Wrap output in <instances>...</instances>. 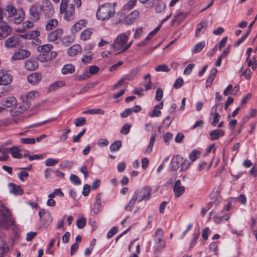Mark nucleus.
I'll use <instances>...</instances> for the list:
<instances>
[{"mask_svg": "<svg viewBox=\"0 0 257 257\" xmlns=\"http://www.w3.org/2000/svg\"><path fill=\"white\" fill-rule=\"evenodd\" d=\"M5 10L6 19L10 23L20 24L25 19V13L22 8L16 9L12 4H10L6 6Z\"/></svg>", "mask_w": 257, "mask_h": 257, "instance_id": "obj_1", "label": "nucleus"}, {"mask_svg": "<svg viewBox=\"0 0 257 257\" xmlns=\"http://www.w3.org/2000/svg\"><path fill=\"white\" fill-rule=\"evenodd\" d=\"M10 226H12L14 231L17 232L18 228L14 224V220L12 217L11 213L4 204L0 203V229H7Z\"/></svg>", "mask_w": 257, "mask_h": 257, "instance_id": "obj_2", "label": "nucleus"}, {"mask_svg": "<svg viewBox=\"0 0 257 257\" xmlns=\"http://www.w3.org/2000/svg\"><path fill=\"white\" fill-rule=\"evenodd\" d=\"M115 14V9L110 4L101 5L96 12V18L102 21L108 20Z\"/></svg>", "mask_w": 257, "mask_h": 257, "instance_id": "obj_3", "label": "nucleus"}, {"mask_svg": "<svg viewBox=\"0 0 257 257\" xmlns=\"http://www.w3.org/2000/svg\"><path fill=\"white\" fill-rule=\"evenodd\" d=\"M70 0H61L60 12L64 14V18L67 21L73 20L75 17V8L74 5L69 4Z\"/></svg>", "mask_w": 257, "mask_h": 257, "instance_id": "obj_4", "label": "nucleus"}, {"mask_svg": "<svg viewBox=\"0 0 257 257\" xmlns=\"http://www.w3.org/2000/svg\"><path fill=\"white\" fill-rule=\"evenodd\" d=\"M126 41H128V37L124 33H122L115 38L112 44L113 50L117 53L125 51Z\"/></svg>", "mask_w": 257, "mask_h": 257, "instance_id": "obj_5", "label": "nucleus"}, {"mask_svg": "<svg viewBox=\"0 0 257 257\" xmlns=\"http://www.w3.org/2000/svg\"><path fill=\"white\" fill-rule=\"evenodd\" d=\"M151 192L152 188L150 187L146 186L141 189H137L133 196L139 202L143 200L147 201L150 198Z\"/></svg>", "mask_w": 257, "mask_h": 257, "instance_id": "obj_6", "label": "nucleus"}, {"mask_svg": "<svg viewBox=\"0 0 257 257\" xmlns=\"http://www.w3.org/2000/svg\"><path fill=\"white\" fill-rule=\"evenodd\" d=\"M52 48L53 46L51 44H46L39 46L37 48V51L39 54L37 56V59L41 62H46L47 57Z\"/></svg>", "mask_w": 257, "mask_h": 257, "instance_id": "obj_7", "label": "nucleus"}, {"mask_svg": "<svg viewBox=\"0 0 257 257\" xmlns=\"http://www.w3.org/2000/svg\"><path fill=\"white\" fill-rule=\"evenodd\" d=\"M31 52L25 49H19L15 52L12 56L13 61L22 60L29 57L31 55Z\"/></svg>", "mask_w": 257, "mask_h": 257, "instance_id": "obj_8", "label": "nucleus"}, {"mask_svg": "<svg viewBox=\"0 0 257 257\" xmlns=\"http://www.w3.org/2000/svg\"><path fill=\"white\" fill-rule=\"evenodd\" d=\"M12 29L5 21L0 22V40H3L11 34Z\"/></svg>", "mask_w": 257, "mask_h": 257, "instance_id": "obj_9", "label": "nucleus"}, {"mask_svg": "<svg viewBox=\"0 0 257 257\" xmlns=\"http://www.w3.org/2000/svg\"><path fill=\"white\" fill-rule=\"evenodd\" d=\"M13 81L12 75L7 71L0 70V85H8Z\"/></svg>", "mask_w": 257, "mask_h": 257, "instance_id": "obj_10", "label": "nucleus"}, {"mask_svg": "<svg viewBox=\"0 0 257 257\" xmlns=\"http://www.w3.org/2000/svg\"><path fill=\"white\" fill-rule=\"evenodd\" d=\"M63 34V30L61 28L57 29L56 30L51 32L47 36V40L49 42H53L59 40Z\"/></svg>", "mask_w": 257, "mask_h": 257, "instance_id": "obj_11", "label": "nucleus"}, {"mask_svg": "<svg viewBox=\"0 0 257 257\" xmlns=\"http://www.w3.org/2000/svg\"><path fill=\"white\" fill-rule=\"evenodd\" d=\"M173 191L175 196L177 198L181 196L185 192V187L181 185L180 180L176 181L173 187Z\"/></svg>", "mask_w": 257, "mask_h": 257, "instance_id": "obj_12", "label": "nucleus"}, {"mask_svg": "<svg viewBox=\"0 0 257 257\" xmlns=\"http://www.w3.org/2000/svg\"><path fill=\"white\" fill-rule=\"evenodd\" d=\"M19 43V37L13 36L8 38L5 42V45L8 48H15Z\"/></svg>", "mask_w": 257, "mask_h": 257, "instance_id": "obj_13", "label": "nucleus"}, {"mask_svg": "<svg viewBox=\"0 0 257 257\" xmlns=\"http://www.w3.org/2000/svg\"><path fill=\"white\" fill-rule=\"evenodd\" d=\"M42 78V75L40 73L35 72L29 75L27 77L29 83L32 85H36L38 84Z\"/></svg>", "mask_w": 257, "mask_h": 257, "instance_id": "obj_14", "label": "nucleus"}, {"mask_svg": "<svg viewBox=\"0 0 257 257\" xmlns=\"http://www.w3.org/2000/svg\"><path fill=\"white\" fill-rule=\"evenodd\" d=\"M17 100L16 98L13 96L3 98L1 100V104L6 107H10L13 105H16Z\"/></svg>", "mask_w": 257, "mask_h": 257, "instance_id": "obj_15", "label": "nucleus"}, {"mask_svg": "<svg viewBox=\"0 0 257 257\" xmlns=\"http://www.w3.org/2000/svg\"><path fill=\"white\" fill-rule=\"evenodd\" d=\"M220 188L218 187L216 190H214L210 194V198L212 200V203L215 205H218L221 200L219 194Z\"/></svg>", "mask_w": 257, "mask_h": 257, "instance_id": "obj_16", "label": "nucleus"}, {"mask_svg": "<svg viewBox=\"0 0 257 257\" xmlns=\"http://www.w3.org/2000/svg\"><path fill=\"white\" fill-rule=\"evenodd\" d=\"M139 16V13L137 10H134L128 14L125 18L124 21L127 25H131L135 21Z\"/></svg>", "mask_w": 257, "mask_h": 257, "instance_id": "obj_17", "label": "nucleus"}, {"mask_svg": "<svg viewBox=\"0 0 257 257\" xmlns=\"http://www.w3.org/2000/svg\"><path fill=\"white\" fill-rule=\"evenodd\" d=\"M207 27V23L205 21H202L199 23L196 27L195 35L198 37L201 34H203Z\"/></svg>", "mask_w": 257, "mask_h": 257, "instance_id": "obj_18", "label": "nucleus"}, {"mask_svg": "<svg viewBox=\"0 0 257 257\" xmlns=\"http://www.w3.org/2000/svg\"><path fill=\"white\" fill-rule=\"evenodd\" d=\"M101 193H99L96 195L95 202L92 208V211L94 214H97L100 210L101 207Z\"/></svg>", "mask_w": 257, "mask_h": 257, "instance_id": "obj_19", "label": "nucleus"}, {"mask_svg": "<svg viewBox=\"0 0 257 257\" xmlns=\"http://www.w3.org/2000/svg\"><path fill=\"white\" fill-rule=\"evenodd\" d=\"M20 151L21 150L16 146L7 148V153H11L13 157L16 159H20L23 157V154L20 153Z\"/></svg>", "mask_w": 257, "mask_h": 257, "instance_id": "obj_20", "label": "nucleus"}, {"mask_svg": "<svg viewBox=\"0 0 257 257\" xmlns=\"http://www.w3.org/2000/svg\"><path fill=\"white\" fill-rule=\"evenodd\" d=\"M183 162V158L180 155H176L174 157L171 161L172 168L173 170H176L178 169L179 165Z\"/></svg>", "mask_w": 257, "mask_h": 257, "instance_id": "obj_21", "label": "nucleus"}, {"mask_svg": "<svg viewBox=\"0 0 257 257\" xmlns=\"http://www.w3.org/2000/svg\"><path fill=\"white\" fill-rule=\"evenodd\" d=\"M82 48L79 45H74L67 50V53L70 56H74L80 53Z\"/></svg>", "mask_w": 257, "mask_h": 257, "instance_id": "obj_22", "label": "nucleus"}, {"mask_svg": "<svg viewBox=\"0 0 257 257\" xmlns=\"http://www.w3.org/2000/svg\"><path fill=\"white\" fill-rule=\"evenodd\" d=\"M209 135L211 140L214 141L219 139V137L224 135V132L221 130H214L210 132Z\"/></svg>", "mask_w": 257, "mask_h": 257, "instance_id": "obj_23", "label": "nucleus"}, {"mask_svg": "<svg viewBox=\"0 0 257 257\" xmlns=\"http://www.w3.org/2000/svg\"><path fill=\"white\" fill-rule=\"evenodd\" d=\"M217 73V70L216 68H213L211 70L210 74L208 76V77L207 79V80H206V86L207 87H210L211 85V84L216 75Z\"/></svg>", "mask_w": 257, "mask_h": 257, "instance_id": "obj_24", "label": "nucleus"}, {"mask_svg": "<svg viewBox=\"0 0 257 257\" xmlns=\"http://www.w3.org/2000/svg\"><path fill=\"white\" fill-rule=\"evenodd\" d=\"M25 68L29 71H33L38 67V63L33 60H27L25 64Z\"/></svg>", "mask_w": 257, "mask_h": 257, "instance_id": "obj_25", "label": "nucleus"}, {"mask_svg": "<svg viewBox=\"0 0 257 257\" xmlns=\"http://www.w3.org/2000/svg\"><path fill=\"white\" fill-rule=\"evenodd\" d=\"M58 24V20L56 19H53L47 21L45 25V28L47 31H50L54 29Z\"/></svg>", "mask_w": 257, "mask_h": 257, "instance_id": "obj_26", "label": "nucleus"}, {"mask_svg": "<svg viewBox=\"0 0 257 257\" xmlns=\"http://www.w3.org/2000/svg\"><path fill=\"white\" fill-rule=\"evenodd\" d=\"M9 185L11 187L10 192L13 194L18 195H22L23 193V191L21 186H17L14 183H10Z\"/></svg>", "mask_w": 257, "mask_h": 257, "instance_id": "obj_27", "label": "nucleus"}, {"mask_svg": "<svg viewBox=\"0 0 257 257\" xmlns=\"http://www.w3.org/2000/svg\"><path fill=\"white\" fill-rule=\"evenodd\" d=\"M29 12L34 20H37L39 19L38 7L37 6L33 5L31 7L29 10Z\"/></svg>", "mask_w": 257, "mask_h": 257, "instance_id": "obj_28", "label": "nucleus"}, {"mask_svg": "<svg viewBox=\"0 0 257 257\" xmlns=\"http://www.w3.org/2000/svg\"><path fill=\"white\" fill-rule=\"evenodd\" d=\"M44 13L48 17H51L53 15L54 10L53 5L50 3H46V6L44 8Z\"/></svg>", "mask_w": 257, "mask_h": 257, "instance_id": "obj_29", "label": "nucleus"}, {"mask_svg": "<svg viewBox=\"0 0 257 257\" xmlns=\"http://www.w3.org/2000/svg\"><path fill=\"white\" fill-rule=\"evenodd\" d=\"M84 27V21L83 20H80L75 23L72 27V32L75 33L81 30L82 28Z\"/></svg>", "mask_w": 257, "mask_h": 257, "instance_id": "obj_30", "label": "nucleus"}, {"mask_svg": "<svg viewBox=\"0 0 257 257\" xmlns=\"http://www.w3.org/2000/svg\"><path fill=\"white\" fill-rule=\"evenodd\" d=\"M75 67L71 64H66L64 66L62 69V73L63 74L72 73L74 72Z\"/></svg>", "mask_w": 257, "mask_h": 257, "instance_id": "obj_31", "label": "nucleus"}, {"mask_svg": "<svg viewBox=\"0 0 257 257\" xmlns=\"http://www.w3.org/2000/svg\"><path fill=\"white\" fill-rule=\"evenodd\" d=\"M205 46V43L204 41L200 42L195 45L192 52L193 53H198L200 52Z\"/></svg>", "mask_w": 257, "mask_h": 257, "instance_id": "obj_32", "label": "nucleus"}, {"mask_svg": "<svg viewBox=\"0 0 257 257\" xmlns=\"http://www.w3.org/2000/svg\"><path fill=\"white\" fill-rule=\"evenodd\" d=\"M156 132H154V133L153 132L152 134L151 135V138H150L149 146L147 148V149H146L147 152L150 153L152 151L153 147L154 146L155 141L156 140Z\"/></svg>", "mask_w": 257, "mask_h": 257, "instance_id": "obj_33", "label": "nucleus"}, {"mask_svg": "<svg viewBox=\"0 0 257 257\" xmlns=\"http://www.w3.org/2000/svg\"><path fill=\"white\" fill-rule=\"evenodd\" d=\"M39 96V92L37 91H32L27 92L23 97L28 99H34Z\"/></svg>", "mask_w": 257, "mask_h": 257, "instance_id": "obj_34", "label": "nucleus"}, {"mask_svg": "<svg viewBox=\"0 0 257 257\" xmlns=\"http://www.w3.org/2000/svg\"><path fill=\"white\" fill-rule=\"evenodd\" d=\"M33 27V23L31 21H26L22 24V28L18 30L19 32H23L25 31L27 29L31 28Z\"/></svg>", "mask_w": 257, "mask_h": 257, "instance_id": "obj_35", "label": "nucleus"}, {"mask_svg": "<svg viewBox=\"0 0 257 257\" xmlns=\"http://www.w3.org/2000/svg\"><path fill=\"white\" fill-rule=\"evenodd\" d=\"M91 34L90 30L86 29L81 33L80 38L83 41L87 40L90 38Z\"/></svg>", "mask_w": 257, "mask_h": 257, "instance_id": "obj_36", "label": "nucleus"}, {"mask_svg": "<svg viewBox=\"0 0 257 257\" xmlns=\"http://www.w3.org/2000/svg\"><path fill=\"white\" fill-rule=\"evenodd\" d=\"M121 146V142L120 141H116L114 142L110 147L111 152L118 151Z\"/></svg>", "mask_w": 257, "mask_h": 257, "instance_id": "obj_37", "label": "nucleus"}, {"mask_svg": "<svg viewBox=\"0 0 257 257\" xmlns=\"http://www.w3.org/2000/svg\"><path fill=\"white\" fill-rule=\"evenodd\" d=\"M86 123V120L84 117H80L75 119V125L76 127L81 126Z\"/></svg>", "mask_w": 257, "mask_h": 257, "instance_id": "obj_38", "label": "nucleus"}, {"mask_svg": "<svg viewBox=\"0 0 257 257\" xmlns=\"http://www.w3.org/2000/svg\"><path fill=\"white\" fill-rule=\"evenodd\" d=\"M137 0H130L127 3H126L123 6V9L124 10H130L132 9L136 5Z\"/></svg>", "mask_w": 257, "mask_h": 257, "instance_id": "obj_39", "label": "nucleus"}, {"mask_svg": "<svg viewBox=\"0 0 257 257\" xmlns=\"http://www.w3.org/2000/svg\"><path fill=\"white\" fill-rule=\"evenodd\" d=\"M229 218V214H226L225 215L223 216H215L214 217V221L216 223H219L222 220H227Z\"/></svg>", "mask_w": 257, "mask_h": 257, "instance_id": "obj_40", "label": "nucleus"}, {"mask_svg": "<svg viewBox=\"0 0 257 257\" xmlns=\"http://www.w3.org/2000/svg\"><path fill=\"white\" fill-rule=\"evenodd\" d=\"M73 42V39L70 36H66L62 40V43L66 46H69Z\"/></svg>", "mask_w": 257, "mask_h": 257, "instance_id": "obj_41", "label": "nucleus"}, {"mask_svg": "<svg viewBox=\"0 0 257 257\" xmlns=\"http://www.w3.org/2000/svg\"><path fill=\"white\" fill-rule=\"evenodd\" d=\"M155 70L157 72H169L170 70L165 64L160 65L155 68Z\"/></svg>", "mask_w": 257, "mask_h": 257, "instance_id": "obj_42", "label": "nucleus"}, {"mask_svg": "<svg viewBox=\"0 0 257 257\" xmlns=\"http://www.w3.org/2000/svg\"><path fill=\"white\" fill-rule=\"evenodd\" d=\"M59 160L57 159H54L53 158H48L45 160V165L47 166H54L56 164H58Z\"/></svg>", "mask_w": 257, "mask_h": 257, "instance_id": "obj_43", "label": "nucleus"}, {"mask_svg": "<svg viewBox=\"0 0 257 257\" xmlns=\"http://www.w3.org/2000/svg\"><path fill=\"white\" fill-rule=\"evenodd\" d=\"M199 151L196 150H193L189 155V159L191 160V162L194 161L200 156Z\"/></svg>", "mask_w": 257, "mask_h": 257, "instance_id": "obj_44", "label": "nucleus"}, {"mask_svg": "<svg viewBox=\"0 0 257 257\" xmlns=\"http://www.w3.org/2000/svg\"><path fill=\"white\" fill-rule=\"evenodd\" d=\"M64 84L63 81H57L50 86L49 90L50 91L55 90L57 88L63 86Z\"/></svg>", "mask_w": 257, "mask_h": 257, "instance_id": "obj_45", "label": "nucleus"}, {"mask_svg": "<svg viewBox=\"0 0 257 257\" xmlns=\"http://www.w3.org/2000/svg\"><path fill=\"white\" fill-rule=\"evenodd\" d=\"M20 142L23 144H35V139L33 138H21Z\"/></svg>", "mask_w": 257, "mask_h": 257, "instance_id": "obj_46", "label": "nucleus"}, {"mask_svg": "<svg viewBox=\"0 0 257 257\" xmlns=\"http://www.w3.org/2000/svg\"><path fill=\"white\" fill-rule=\"evenodd\" d=\"M163 96V91L161 88H157L156 92L155 99L157 101H160L161 100Z\"/></svg>", "mask_w": 257, "mask_h": 257, "instance_id": "obj_47", "label": "nucleus"}, {"mask_svg": "<svg viewBox=\"0 0 257 257\" xmlns=\"http://www.w3.org/2000/svg\"><path fill=\"white\" fill-rule=\"evenodd\" d=\"M166 5L164 3H160L158 4L155 7L156 12L158 13H161L165 9Z\"/></svg>", "mask_w": 257, "mask_h": 257, "instance_id": "obj_48", "label": "nucleus"}, {"mask_svg": "<svg viewBox=\"0 0 257 257\" xmlns=\"http://www.w3.org/2000/svg\"><path fill=\"white\" fill-rule=\"evenodd\" d=\"M77 226L79 228H83L86 224V219L84 217H81L77 220Z\"/></svg>", "mask_w": 257, "mask_h": 257, "instance_id": "obj_49", "label": "nucleus"}, {"mask_svg": "<svg viewBox=\"0 0 257 257\" xmlns=\"http://www.w3.org/2000/svg\"><path fill=\"white\" fill-rule=\"evenodd\" d=\"M136 201L137 199H136L133 196L130 201L127 205L125 207V210L127 211H131L134 207Z\"/></svg>", "mask_w": 257, "mask_h": 257, "instance_id": "obj_50", "label": "nucleus"}, {"mask_svg": "<svg viewBox=\"0 0 257 257\" xmlns=\"http://www.w3.org/2000/svg\"><path fill=\"white\" fill-rule=\"evenodd\" d=\"M183 79L179 77L176 80L173 86L175 89H179L183 85Z\"/></svg>", "mask_w": 257, "mask_h": 257, "instance_id": "obj_51", "label": "nucleus"}, {"mask_svg": "<svg viewBox=\"0 0 257 257\" xmlns=\"http://www.w3.org/2000/svg\"><path fill=\"white\" fill-rule=\"evenodd\" d=\"M191 163H192L191 162H189V161H188V160H184V162L181 163L182 165H181V167L180 169V171H184L186 170L189 167V166L191 165Z\"/></svg>", "mask_w": 257, "mask_h": 257, "instance_id": "obj_52", "label": "nucleus"}, {"mask_svg": "<svg viewBox=\"0 0 257 257\" xmlns=\"http://www.w3.org/2000/svg\"><path fill=\"white\" fill-rule=\"evenodd\" d=\"M195 65L193 63H190L184 69L183 71V73L184 75H189L193 68L194 67Z\"/></svg>", "mask_w": 257, "mask_h": 257, "instance_id": "obj_53", "label": "nucleus"}, {"mask_svg": "<svg viewBox=\"0 0 257 257\" xmlns=\"http://www.w3.org/2000/svg\"><path fill=\"white\" fill-rule=\"evenodd\" d=\"M70 180L73 182L75 184L79 185L81 184V181L79 177L74 174H71L70 176Z\"/></svg>", "mask_w": 257, "mask_h": 257, "instance_id": "obj_54", "label": "nucleus"}, {"mask_svg": "<svg viewBox=\"0 0 257 257\" xmlns=\"http://www.w3.org/2000/svg\"><path fill=\"white\" fill-rule=\"evenodd\" d=\"M173 138V135L170 133H167L164 136L163 139L167 145L169 144L170 140H171Z\"/></svg>", "mask_w": 257, "mask_h": 257, "instance_id": "obj_55", "label": "nucleus"}, {"mask_svg": "<svg viewBox=\"0 0 257 257\" xmlns=\"http://www.w3.org/2000/svg\"><path fill=\"white\" fill-rule=\"evenodd\" d=\"M131 125L128 124H125L122 127L120 132L124 135H127L130 131Z\"/></svg>", "mask_w": 257, "mask_h": 257, "instance_id": "obj_56", "label": "nucleus"}, {"mask_svg": "<svg viewBox=\"0 0 257 257\" xmlns=\"http://www.w3.org/2000/svg\"><path fill=\"white\" fill-rule=\"evenodd\" d=\"M99 70V68L95 65L90 66L89 68V73L91 75L96 74Z\"/></svg>", "mask_w": 257, "mask_h": 257, "instance_id": "obj_57", "label": "nucleus"}, {"mask_svg": "<svg viewBox=\"0 0 257 257\" xmlns=\"http://www.w3.org/2000/svg\"><path fill=\"white\" fill-rule=\"evenodd\" d=\"M86 130L83 129L82 130L77 136H74L73 138V142H79L80 141V139L81 137L83 136V135L85 133Z\"/></svg>", "mask_w": 257, "mask_h": 257, "instance_id": "obj_58", "label": "nucleus"}, {"mask_svg": "<svg viewBox=\"0 0 257 257\" xmlns=\"http://www.w3.org/2000/svg\"><path fill=\"white\" fill-rule=\"evenodd\" d=\"M220 115L218 112H215L213 117V119L211 122V125L215 126L217 123L219 121Z\"/></svg>", "mask_w": 257, "mask_h": 257, "instance_id": "obj_59", "label": "nucleus"}, {"mask_svg": "<svg viewBox=\"0 0 257 257\" xmlns=\"http://www.w3.org/2000/svg\"><path fill=\"white\" fill-rule=\"evenodd\" d=\"M149 115L151 117H153L154 116H160L161 115V111L158 110L156 109V108H154V109L149 112Z\"/></svg>", "mask_w": 257, "mask_h": 257, "instance_id": "obj_60", "label": "nucleus"}, {"mask_svg": "<svg viewBox=\"0 0 257 257\" xmlns=\"http://www.w3.org/2000/svg\"><path fill=\"white\" fill-rule=\"evenodd\" d=\"M162 237H157L156 239V242L157 244V249L158 250L162 249L164 247V244L162 242Z\"/></svg>", "mask_w": 257, "mask_h": 257, "instance_id": "obj_61", "label": "nucleus"}, {"mask_svg": "<svg viewBox=\"0 0 257 257\" xmlns=\"http://www.w3.org/2000/svg\"><path fill=\"white\" fill-rule=\"evenodd\" d=\"M117 231V227L116 226L113 227L111 230H110L107 234V237L108 238H111Z\"/></svg>", "mask_w": 257, "mask_h": 257, "instance_id": "obj_62", "label": "nucleus"}, {"mask_svg": "<svg viewBox=\"0 0 257 257\" xmlns=\"http://www.w3.org/2000/svg\"><path fill=\"white\" fill-rule=\"evenodd\" d=\"M133 112V109L132 108H127L124 111L120 113V115L122 117L125 118L131 114Z\"/></svg>", "mask_w": 257, "mask_h": 257, "instance_id": "obj_63", "label": "nucleus"}, {"mask_svg": "<svg viewBox=\"0 0 257 257\" xmlns=\"http://www.w3.org/2000/svg\"><path fill=\"white\" fill-rule=\"evenodd\" d=\"M37 235L36 232H29L27 234L26 240L28 241H31Z\"/></svg>", "mask_w": 257, "mask_h": 257, "instance_id": "obj_64", "label": "nucleus"}]
</instances>
